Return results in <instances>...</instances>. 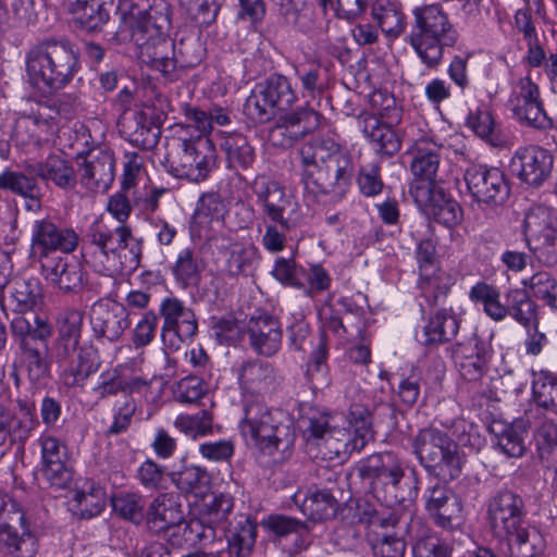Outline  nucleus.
I'll list each match as a JSON object with an SVG mask.
<instances>
[{
  "mask_svg": "<svg viewBox=\"0 0 557 557\" xmlns=\"http://www.w3.org/2000/svg\"><path fill=\"white\" fill-rule=\"evenodd\" d=\"M301 182L307 193L315 196L332 194L342 198L354 175V163L348 151L331 137H312L298 150Z\"/></svg>",
  "mask_w": 557,
  "mask_h": 557,
  "instance_id": "obj_1",
  "label": "nucleus"
},
{
  "mask_svg": "<svg viewBox=\"0 0 557 557\" xmlns=\"http://www.w3.org/2000/svg\"><path fill=\"white\" fill-rule=\"evenodd\" d=\"M240 423L243 435L264 455L280 461L289 457L295 442L292 422L282 411L272 410L258 398L245 400Z\"/></svg>",
  "mask_w": 557,
  "mask_h": 557,
  "instance_id": "obj_2",
  "label": "nucleus"
},
{
  "mask_svg": "<svg viewBox=\"0 0 557 557\" xmlns=\"http://www.w3.org/2000/svg\"><path fill=\"white\" fill-rule=\"evenodd\" d=\"M171 9L165 2L151 5L133 27L132 37L140 47L143 61L168 81L178 78L174 44L169 38Z\"/></svg>",
  "mask_w": 557,
  "mask_h": 557,
  "instance_id": "obj_3",
  "label": "nucleus"
},
{
  "mask_svg": "<svg viewBox=\"0 0 557 557\" xmlns=\"http://www.w3.org/2000/svg\"><path fill=\"white\" fill-rule=\"evenodd\" d=\"M89 237L95 248L92 267L98 271L115 276L139 265L140 248L128 224L101 220L91 225Z\"/></svg>",
  "mask_w": 557,
  "mask_h": 557,
  "instance_id": "obj_4",
  "label": "nucleus"
},
{
  "mask_svg": "<svg viewBox=\"0 0 557 557\" xmlns=\"http://www.w3.org/2000/svg\"><path fill=\"white\" fill-rule=\"evenodd\" d=\"M25 64L32 85L55 91L73 79L78 70V54L67 39L48 38L30 47Z\"/></svg>",
  "mask_w": 557,
  "mask_h": 557,
  "instance_id": "obj_5",
  "label": "nucleus"
},
{
  "mask_svg": "<svg viewBox=\"0 0 557 557\" xmlns=\"http://www.w3.org/2000/svg\"><path fill=\"white\" fill-rule=\"evenodd\" d=\"M412 16L409 44L422 64L435 70L442 63L444 49L456 45L458 33L440 4L416 7Z\"/></svg>",
  "mask_w": 557,
  "mask_h": 557,
  "instance_id": "obj_6",
  "label": "nucleus"
},
{
  "mask_svg": "<svg viewBox=\"0 0 557 557\" xmlns=\"http://www.w3.org/2000/svg\"><path fill=\"white\" fill-rule=\"evenodd\" d=\"M189 137L174 139L168 153L172 173L191 182L205 181L215 163V149L211 140L201 134L194 135L191 125L182 127Z\"/></svg>",
  "mask_w": 557,
  "mask_h": 557,
  "instance_id": "obj_7",
  "label": "nucleus"
},
{
  "mask_svg": "<svg viewBox=\"0 0 557 557\" xmlns=\"http://www.w3.org/2000/svg\"><path fill=\"white\" fill-rule=\"evenodd\" d=\"M413 453L425 469L447 481L461 472L457 444L443 431L435 428L420 430L412 440Z\"/></svg>",
  "mask_w": 557,
  "mask_h": 557,
  "instance_id": "obj_8",
  "label": "nucleus"
},
{
  "mask_svg": "<svg viewBox=\"0 0 557 557\" xmlns=\"http://www.w3.org/2000/svg\"><path fill=\"white\" fill-rule=\"evenodd\" d=\"M0 541L14 557H34L37 541L28 532L24 512L7 494L0 492Z\"/></svg>",
  "mask_w": 557,
  "mask_h": 557,
  "instance_id": "obj_9",
  "label": "nucleus"
},
{
  "mask_svg": "<svg viewBox=\"0 0 557 557\" xmlns=\"http://www.w3.org/2000/svg\"><path fill=\"white\" fill-rule=\"evenodd\" d=\"M253 193L263 212L283 231L296 228L301 221L299 206L286 195L284 188L267 177H258L253 183Z\"/></svg>",
  "mask_w": 557,
  "mask_h": 557,
  "instance_id": "obj_10",
  "label": "nucleus"
},
{
  "mask_svg": "<svg viewBox=\"0 0 557 557\" xmlns=\"http://www.w3.org/2000/svg\"><path fill=\"white\" fill-rule=\"evenodd\" d=\"M163 319L161 339L163 345L177 350L184 341L190 339L198 330L195 313L175 297L164 298L159 308Z\"/></svg>",
  "mask_w": 557,
  "mask_h": 557,
  "instance_id": "obj_11",
  "label": "nucleus"
},
{
  "mask_svg": "<svg viewBox=\"0 0 557 557\" xmlns=\"http://www.w3.org/2000/svg\"><path fill=\"white\" fill-rule=\"evenodd\" d=\"M78 245V235L71 228H62L48 219L37 220L33 225L32 256L40 264L58 258V251L70 253Z\"/></svg>",
  "mask_w": 557,
  "mask_h": 557,
  "instance_id": "obj_12",
  "label": "nucleus"
},
{
  "mask_svg": "<svg viewBox=\"0 0 557 557\" xmlns=\"http://www.w3.org/2000/svg\"><path fill=\"white\" fill-rule=\"evenodd\" d=\"M323 116L311 108H299L282 114L270 129L269 140L278 148H290L308 134L317 131Z\"/></svg>",
  "mask_w": 557,
  "mask_h": 557,
  "instance_id": "obj_13",
  "label": "nucleus"
},
{
  "mask_svg": "<svg viewBox=\"0 0 557 557\" xmlns=\"http://www.w3.org/2000/svg\"><path fill=\"white\" fill-rule=\"evenodd\" d=\"M465 181L472 197L487 206H502L510 195L506 176L498 168L472 165L467 169Z\"/></svg>",
  "mask_w": 557,
  "mask_h": 557,
  "instance_id": "obj_14",
  "label": "nucleus"
},
{
  "mask_svg": "<svg viewBox=\"0 0 557 557\" xmlns=\"http://www.w3.org/2000/svg\"><path fill=\"white\" fill-rule=\"evenodd\" d=\"M410 194L423 212L438 223L453 227L463 220L461 206L435 185H411Z\"/></svg>",
  "mask_w": 557,
  "mask_h": 557,
  "instance_id": "obj_15",
  "label": "nucleus"
},
{
  "mask_svg": "<svg viewBox=\"0 0 557 557\" xmlns=\"http://www.w3.org/2000/svg\"><path fill=\"white\" fill-rule=\"evenodd\" d=\"M77 182L86 190L103 193L114 181L115 158L110 149L96 148L81 157Z\"/></svg>",
  "mask_w": 557,
  "mask_h": 557,
  "instance_id": "obj_16",
  "label": "nucleus"
},
{
  "mask_svg": "<svg viewBox=\"0 0 557 557\" xmlns=\"http://www.w3.org/2000/svg\"><path fill=\"white\" fill-rule=\"evenodd\" d=\"M528 245L535 258L543 264H557V227L549 214L531 212L524 219Z\"/></svg>",
  "mask_w": 557,
  "mask_h": 557,
  "instance_id": "obj_17",
  "label": "nucleus"
},
{
  "mask_svg": "<svg viewBox=\"0 0 557 557\" xmlns=\"http://www.w3.org/2000/svg\"><path fill=\"white\" fill-rule=\"evenodd\" d=\"M553 164L552 153L536 145L517 149L510 163L519 180L531 187H540L550 176Z\"/></svg>",
  "mask_w": 557,
  "mask_h": 557,
  "instance_id": "obj_18",
  "label": "nucleus"
},
{
  "mask_svg": "<svg viewBox=\"0 0 557 557\" xmlns=\"http://www.w3.org/2000/svg\"><path fill=\"white\" fill-rule=\"evenodd\" d=\"M487 513L490 525L497 535H505L527 521L522 498L508 490L493 496Z\"/></svg>",
  "mask_w": 557,
  "mask_h": 557,
  "instance_id": "obj_19",
  "label": "nucleus"
},
{
  "mask_svg": "<svg viewBox=\"0 0 557 557\" xmlns=\"http://www.w3.org/2000/svg\"><path fill=\"white\" fill-rule=\"evenodd\" d=\"M90 324L96 337L114 342L129 325L128 312L121 304L99 300L90 309Z\"/></svg>",
  "mask_w": 557,
  "mask_h": 557,
  "instance_id": "obj_20",
  "label": "nucleus"
},
{
  "mask_svg": "<svg viewBox=\"0 0 557 557\" xmlns=\"http://www.w3.org/2000/svg\"><path fill=\"white\" fill-rule=\"evenodd\" d=\"M425 509L441 528L454 529L462 523L461 499L445 485L437 484L429 491Z\"/></svg>",
  "mask_w": 557,
  "mask_h": 557,
  "instance_id": "obj_21",
  "label": "nucleus"
},
{
  "mask_svg": "<svg viewBox=\"0 0 557 557\" xmlns=\"http://www.w3.org/2000/svg\"><path fill=\"white\" fill-rule=\"evenodd\" d=\"M41 450V473L51 486L65 487L71 481V472L66 467V447L50 434L39 438Z\"/></svg>",
  "mask_w": 557,
  "mask_h": 557,
  "instance_id": "obj_22",
  "label": "nucleus"
},
{
  "mask_svg": "<svg viewBox=\"0 0 557 557\" xmlns=\"http://www.w3.org/2000/svg\"><path fill=\"white\" fill-rule=\"evenodd\" d=\"M246 329L250 345L259 355L270 357L278 351L283 333L275 317L267 313L252 315Z\"/></svg>",
  "mask_w": 557,
  "mask_h": 557,
  "instance_id": "obj_23",
  "label": "nucleus"
},
{
  "mask_svg": "<svg viewBox=\"0 0 557 557\" xmlns=\"http://www.w3.org/2000/svg\"><path fill=\"white\" fill-rule=\"evenodd\" d=\"M51 334L50 327L41 323L34 333H27L21 338V349L32 381H39L48 375V346L45 339Z\"/></svg>",
  "mask_w": 557,
  "mask_h": 557,
  "instance_id": "obj_24",
  "label": "nucleus"
},
{
  "mask_svg": "<svg viewBox=\"0 0 557 557\" xmlns=\"http://www.w3.org/2000/svg\"><path fill=\"white\" fill-rule=\"evenodd\" d=\"M443 146L430 138H420L414 141L411 153L410 170L420 181L412 185H434L440 169Z\"/></svg>",
  "mask_w": 557,
  "mask_h": 557,
  "instance_id": "obj_25",
  "label": "nucleus"
},
{
  "mask_svg": "<svg viewBox=\"0 0 557 557\" xmlns=\"http://www.w3.org/2000/svg\"><path fill=\"white\" fill-rule=\"evenodd\" d=\"M491 356V346L486 342L476 336L470 338L457 354L460 376L468 382L480 381L487 372Z\"/></svg>",
  "mask_w": 557,
  "mask_h": 557,
  "instance_id": "obj_26",
  "label": "nucleus"
},
{
  "mask_svg": "<svg viewBox=\"0 0 557 557\" xmlns=\"http://www.w3.org/2000/svg\"><path fill=\"white\" fill-rule=\"evenodd\" d=\"M26 171L64 190L74 188L77 183V172L72 162L55 153L44 161L27 164Z\"/></svg>",
  "mask_w": 557,
  "mask_h": 557,
  "instance_id": "obj_27",
  "label": "nucleus"
},
{
  "mask_svg": "<svg viewBox=\"0 0 557 557\" xmlns=\"http://www.w3.org/2000/svg\"><path fill=\"white\" fill-rule=\"evenodd\" d=\"M183 521L184 515L181 504L172 493L160 494L147 509L146 523L152 532H164L170 528L180 525Z\"/></svg>",
  "mask_w": 557,
  "mask_h": 557,
  "instance_id": "obj_28",
  "label": "nucleus"
},
{
  "mask_svg": "<svg viewBox=\"0 0 557 557\" xmlns=\"http://www.w3.org/2000/svg\"><path fill=\"white\" fill-rule=\"evenodd\" d=\"M239 383L246 394L264 395L275 389L277 385L276 371L269 362L247 361L240 368Z\"/></svg>",
  "mask_w": 557,
  "mask_h": 557,
  "instance_id": "obj_29",
  "label": "nucleus"
},
{
  "mask_svg": "<svg viewBox=\"0 0 557 557\" xmlns=\"http://www.w3.org/2000/svg\"><path fill=\"white\" fill-rule=\"evenodd\" d=\"M60 104V100L38 102L24 116V122L34 127L30 136L36 143L48 140L58 131L59 121L63 113Z\"/></svg>",
  "mask_w": 557,
  "mask_h": 557,
  "instance_id": "obj_30",
  "label": "nucleus"
},
{
  "mask_svg": "<svg viewBox=\"0 0 557 557\" xmlns=\"http://www.w3.org/2000/svg\"><path fill=\"white\" fill-rule=\"evenodd\" d=\"M363 479L379 480L384 485L396 486L404 476L399 461L391 453L374 454L363 459L358 466Z\"/></svg>",
  "mask_w": 557,
  "mask_h": 557,
  "instance_id": "obj_31",
  "label": "nucleus"
},
{
  "mask_svg": "<svg viewBox=\"0 0 557 557\" xmlns=\"http://www.w3.org/2000/svg\"><path fill=\"white\" fill-rule=\"evenodd\" d=\"M301 496V493H296L293 500L310 520L323 521L336 516L338 500L333 494L332 487L309 492L302 499Z\"/></svg>",
  "mask_w": 557,
  "mask_h": 557,
  "instance_id": "obj_32",
  "label": "nucleus"
},
{
  "mask_svg": "<svg viewBox=\"0 0 557 557\" xmlns=\"http://www.w3.org/2000/svg\"><path fill=\"white\" fill-rule=\"evenodd\" d=\"M418 274L417 286L426 304L432 307L444 304L455 278L441 267L421 269Z\"/></svg>",
  "mask_w": 557,
  "mask_h": 557,
  "instance_id": "obj_33",
  "label": "nucleus"
},
{
  "mask_svg": "<svg viewBox=\"0 0 557 557\" xmlns=\"http://www.w3.org/2000/svg\"><path fill=\"white\" fill-rule=\"evenodd\" d=\"M505 536L511 557H539L546 547L541 530L528 521L508 532Z\"/></svg>",
  "mask_w": 557,
  "mask_h": 557,
  "instance_id": "obj_34",
  "label": "nucleus"
},
{
  "mask_svg": "<svg viewBox=\"0 0 557 557\" xmlns=\"http://www.w3.org/2000/svg\"><path fill=\"white\" fill-rule=\"evenodd\" d=\"M40 265L45 277L63 292H73L83 284V269L77 262L70 263L58 257L45 260Z\"/></svg>",
  "mask_w": 557,
  "mask_h": 557,
  "instance_id": "obj_35",
  "label": "nucleus"
},
{
  "mask_svg": "<svg viewBox=\"0 0 557 557\" xmlns=\"http://www.w3.org/2000/svg\"><path fill=\"white\" fill-rule=\"evenodd\" d=\"M84 313L79 309L65 310L59 320V337L55 349L60 360L76 350L82 336Z\"/></svg>",
  "mask_w": 557,
  "mask_h": 557,
  "instance_id": "obj_36",
  "label": "nucleus"
},
{
  "mask_svg": "<svg viewBox=\"0 0 557 557\" xmlns=\"http://www.w3.org/2000/svg\"><path fill=\"white\" fill-rule=\"evenodd\" d=\"M32 409L25 407L21 416L15 417L11 410L0 405V447L12 437L17 441H25L37 425Z\"/></svg>",
  "mask_w": 557,
  "mask_h": 557,
  "instance_id": "obj_37",
  "label": "nucleus"
},
{
  "mask_svg": "<svg viewBox=\"0 0 557 557\" xmlns=\"http://www.w3.org/2000/svg\"><path fill=\"white\" fill-rule=\"evenodd\" d=\"M459 331V323L455 315L444 310L430 318L418 341L424 346H433L450 342Z\"/></svg>",
  "mask_w": 557,
  "mask_h": 557,
  "instance_id": "obj_38",
  "label": "nucleus"
},
{
  "mask_svg": "<svg viewBox=\"0 0 557 557\" xmlns=\"http://www.w3.org/2000/svg\"><path fill=\"white\" fill-rule=\"evenodd\" d=\"M66 5L75 22L86 30L101 29L109 21V12L101 0H67Z\"/></svg>",
  "mask_w": 557,
  "mask_h": 557,
  "instance_id": "obj_39",
  "label": "nucleus"
},
{
  "mask_svg": "<svg viewBox=\"0 0 557 557\" xmlns=\"http://www.w3.org/2000/svg\"><path fill=\"white\" fill-rule=\"evenodd\" d=\"M221 148L225 152L226 162L230 169L236 171L247 170L255 162V150L247 137L240 133L227 134L223 138Z\"/></svg>",
  "mask_w": 557,
  "mask_h": 557,
  "instance_id": "obj_40",
  "label": "nucleus"
},
{
  "mask_svg": "<svg viewBox=\"0 0 557 557\" xmlns=\"http://www.w3.org/2000/svg\"><path fill=\"white\" fill-rule=\"evenodd\" d=\"M0 189L10 190L28 199L26 207L29 210L40 208V188L35 177L21 172L4 171L0 174Z\"/></svg>",
  "mask_w": 557,
  "mask_h": 557,
  "instance_id": "obj_41",
  "label": "nucleus"
},
{
  "mask_svg": "<svg viewBox=\"0 0 557 557\" xmlns=\"http://www.w3.org/2000/svg\"><path fill=\"white\" fill-rule=\"evenodd\" d=\"M205 262L194 248L182 249L176 257L172 273L183 287L196 286L200 282Z\"/></svg>",
  "mask_w": 557,
  "mask_h": 557,
  "instance_id": "obj_42",
  "label": "nucleus"
},
{
  "mask_svg": "<svg viewBox=\"0 0 557 557\" xmlns=\"http://www.w3.org/2000/svg\"><path fill=\"white\" fill-rule=\"evenodd\" d=\"M470 298L482 302L484 312L494 321H503L508 315V305L500 302L499 292L492 285L478 283L471 288Z\"/></svg>",
  "mask_w": 557,
  "mask_h": 557,
  "instance_id": "obj_43",
  "label": "nucleus"
},
{
  "mask_svg": "<svg viewBox=\"0 0 557 557\" xmlns=\"http://www.w3.org/2000/svg\"><path fill=\"white\" fill-rule=\"evenodd\" d=\"M532 392L540 407L554 411L557 407V374L548 370L535 372Z\"/></svg>",
  "mask_w": 557,
  "mask_h": 557,
  "instance_id": "obj_44",
  "label": "nucleus"
},
{
  "mask_svg": "<svg viewBox=\"0 0 557 557\" xmlns=\"http://www.w3.org/2000/svg\"><path fill=\"white\" fill-rule=\"evenodd\" d=\"M515 115L529 126L543 128L549 125V119L543 108L540 97L511 98Z\"/></svg>",
  "mask_w": 557,
  "mask_h": 557,
  "instance_id": "obj_45",
  "label": "nucleus"
},
{
  "mask_svg": "<svg viewBox=\"0 0 557 557\" xmlns=\"http://www.w3.org/2000/svg\"><path fill=\"white\" fill-rule=\"evenodd\" d=\"M265 97L278 111L288 110L296 101V95L288 79L283 75H272L260 86Z\"/></svg>",
  "mask_w": 557,
  "mask_h": 557,
  "instance_id": "obj_46",
  "label": "nucleus"
},
{
  "mask_svg": "<svg viewBox=\"0 0 557 557\" xmlns=\"http://www.w3.org/2000/svg\"><path fill=\"white\" fill-rule=\"evenodd\" d=\"M372 15L387 37L397 38L404 33L406 27L405 15L396 4L386 3L374 7Z\"/></svg>",
  "mask_w": 557,
  "mask_h": 557,
  "instance_id": "obj_47",
  "label": "nucleus"
},
{
  "mask_svg": "<svg viewBox=\"0 0 557 557\" xmlns=\"http://www.w3.org/2000/svg\"><path fill=\"white\" fill-rule=\"evenodd\" d=\"M539 455L547 469L557 468V423L544 421L536 435Z\"/></svg>",
  "mask_w": 557,
  "mask_h": 557,
  "instance_id": "obj_48",
  "label": "nucleus"
},
{
  "mask_svg": "<svg viewBox=\"0 0 557 557\" xmlns=\"http://www.w3.org/2000/svg\"><path fill=\"white\" fill-rule=\"evenodd\" d=\"M492 432L497 436V446L508 457L518 458L525 451L522 434L512 425L494 423Z\"/></svg>",
  "mask_w": 557,
  "mask_h": 557,
  "instance_id": "obj_49",
  "label": "nucleus"
},
{
  "mask_svg": "<svg viewBox=\"0 0 557 557\" xmlns=\"http://www.w3.org/2000/svg\"><path fill=\"white\" fill-rule=\"evenodd\" d=\"M257 527L249 520H246L227 540L225 549L227 548L230 557H247L256 542Z\"/></svg>",
  "mask_w": 557,
  "mask_h": 557,
  "instance_id": "obj_50",
  "label": "nucleus"
},
{
  "mask_svg": "<svg viewBox=\"0 0 557 557\" xmlns=\"http://www.w3.org/2000/svg\"><path fill=\"white\" fill-rule=\"evenodd\" d=\"M75 500L78 504L79 510L84 517L91 518L99 515L106 506V492L94 483H87L86 487L76 492Z\"/></svg>",
  "mask_w": 557,
  "mask_h": 557,
  "instance_id": "obj_51",
  "label": "nucleus"
},
{
  "mask_svg": "<svg viewBox=\"0 0 557 557\" xmlns=\"http://www.w3.org/2000/svg\"><path fill=\"white\" fill-rule=\"evenodd\" d=\"M508 314L523 326H529L536 315V305L524 290L513 289L508 293Z\"/></svg>",
  "mask_w": 557,
  "mask_h": 557,
  "instance_id": "obj_52",
  "label": "nucleus"
},
{
  "mask_svg": "<svg viewBox=\"0 0 557 557\" xmlns=\"http://www.w3.org/2000/svg\"><path fill=\"white\" fill-rule=\"evenodd\" d=\"M359 440L345 429H335L323 441V446L327 450L330 457L349 456L354 451H360L364 447H357Z\"/></svg>",
  "mask_w": 557,
  "mask_h": 557,
  "instance_id": "obj_53",
  "label": "nucleus"
},
{
  "mask_svg": "<svg viewBox=\"0 0 557 557\" xmlns=\"http://www.w3.org/2000/svg\"><path fill=\"white\" fill-rule=\"evenodd\" d=\"M348 417L352 428L351 434L359 440L357 447H366L368 442L373 440L374 435L370 410L360 404H354L350 406Z\"/></svg>",
  "mask_w": 557,
  "mask_h": 557,
  "instance_id": "obj_54",
  "label": "nucleus"
},
{
  "mask_svg": "<svg viewBox=\"0 0 557 557\" xmlns=\"http://www.w3.org/2000/svg\"><path fill=\"white\" fill-rule=\"evenodd\" d=\"M226 212V206L216 193L203 194L197 205L195 219L199 224L220 222Z\"/></svg>",
  "mask_w": 557,
  "mask_h": 557,
  "instance_id": "obj_55",
  "label": "nucleus"
},
{
  "mask_svg": "<svg viewBox=\"0 0 557 557\" xmlns=\"http://www.w3.org/2000/svg\"><path fill=\"white\" fill-rule=\"evenodd\" d=\"M98 370V363L90 354L81 351L77 361L63 372V382L66 386H83L86 380Z\"/></svg>",
  "mask_w": 557,
  "mask_h": 557,
  "instance_id": "obj_56",
  "label": "nucleus"
},
{
  "mask_svg": "<svg viewBox=\"0 0 557 557\" xmlns=\"http://www.w3.org/2000/svg\"><path fill=\"white\" fill-rule=\"evenodd\" d=\"M172 481L185 494L199 495L207 486V473L199 467L189 466L173 473Z\"/></svg>",
  "mask_w": 557,
  "mask_h": 557,
  "instance_id": "obj_57",
  "label": "nucleus"
},
{
  "mask_svg": "<svg viewBox=\"0 0 557 557\" xmlns=\"http://www.w3.org/2000/svg\"><path fill=\"white\" fill-rule=\"evenodd\" d=\"M113 510L122 518L134 523L144 519L145 500L138 494L121 493L112 498Z\"/></svg>",
  "mask_w": 557,
  "mask_h": 557,
  "instance_id": "obj_58",
  "label": "nucleus"
},
{
  "mask_svg": "<svg viewBox=\"0 0 557 557\" xmlns=\"http://www.w3.org/2000/svg\"><path fill=\"white\" fill-rule=\"evenodd\" d=\"M275 107L259 87L246 99L244 113L255 123H265L274 117Z\"/></svg>",
  "mask_w": 557,
  "mask_h": 557,
  "instance_id": "obj_59",
  "label": "nucleus"
},
{
  "mask_svg": "<svg viewBox=\"0 0 557 557\" xmlns=\"http://www.w3.org/2000/svg\"><path fill=\"white\" fill-rule=\"evenodd\" d=\"M529 287L534 297L542 299L549 308L557 310V281L548 272L533 274Z\"/></svg>",
  "mask_w": 557,
  "mask_h": 557,
  "instance_id": "obj_60",
  "label": "nucleus"
},
{
  "mask_svg": "<svg viewBox=\"0 0 557 557\" xmlns=\"http://www.w3.org/2000/svg\"><path fill=\"white\" fill-rule=\"evenodd\" d=\"M16 310L25 312L33 309L40 300V288L36 281L17 278L13 282L11 295Z\"/></svg>",
  "mask_w": 557,
  "mask_h": 557,
  "instance_id": "obj_61",
  "label": "nucleus"
},
{
  "mask_svg": "<svg viewBox=\"0 0 557 557\" xmlns=\"http://www.w3.org/2000/svg\"><path fill=\"white\" fill-rule=\"evenodd\" d=\"M467 126L493 146L498 145L499 138L496 133L495 122L487 110L476 108L470 111L467 117Z\"/></svg>",
  "mask_w": 557,
  "mask_h": 557,
  "instance_id": "obj_62",
  "label": "nucleus"
},
{
  "mask_svg": "<svg viewBox=\"0 0 557 557\" xmlns=\"http://www.w3.org/2000/svg\"><path fill=\"white\" fill-rule=\"evenodd\" d=\"M174 425L186 435L197 437L211 431L212 418L207 410H200L193 416H178L174 421Z\"/></svg>",
  "mask_w": 557,
  "mask_h": 557,
  "instance_id": "obj_63",
  "label": "nucleus"
},
{
  "mask_svg": "<svg viewBox=\"0 0 557 557\" xmlns=\"http://www.w3.org/2000/svg\"><path fill=\"white\" fill-rule=\"evenodd\" d=\"M369 543L374 557H404L406 543L400 537L391 534H377Z\"/></svg>",
  "mask_w": 557,
  "mask_h": 557,
  "instance_id": "obj_64",
  "label": "nucleus"
}]
</instances>
